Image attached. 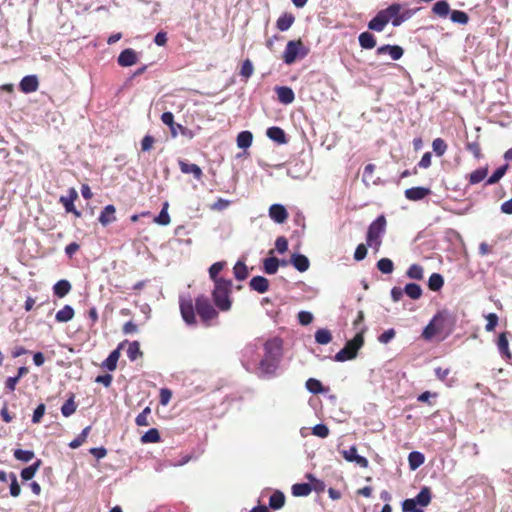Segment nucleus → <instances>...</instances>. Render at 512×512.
Returning a JSON list of instances; mask_svg holds the SVG:
<instances>
[{"label":"nucleus","mask_w":512,"mask_h":512,"mask_svg":"<svg viewBox=\"0 0 512 512\" xmlns=\"http://www.w3.org/2000/svg\"><path fill=\"white\" fill-rule=\"evenodd\" d=\"M280 261L276 257H269L263 261L264 271L267 274H275L278 271Z\"/></svg>","instance_id":"35"},{"label":"nucleus","mask_w":512,"mask_h":512,"mask_svg":"<svg viewBox=\"0 0 512 512\" xmlns=\"http://www.w3.org/2000/svg\"><path fill=\"white\" fill-rule=\"evenodd\" d=\"M341 454L348 462H354L362 468L368 467V460L365 457L358 455L357 448L355 446H351L348 450H342Z\"/></svg>","instance_id":"8"},{"label":"nucleus","mask_w":512,"mask_h":512,"mask_svg":"<svg viewBox=\"0 0 512 512\" xmlns=\"http://www.w3.org/2000/svg\"><path fill=\"white\" fill-rule=\"evenodd\" d=\"M269 216L276 223L282 224L288 218V213L283 205L273 204L269 208Z\"/></svg>","instance_id":"9"},{"label":"nucleus","mask_w":512,"mask_h":512,"mask_svg":"<svg viewBox=\"0 0 512 512\" xmlns=\"http://www.w3.org/2000/svg\"><path fill=\"white\" fill-rule=\"evenodd\" d=\"M377 268L384 274H390L393 272L394 264L389 258H381L377 262Z\"/></svg>","instance_id":"47"},{"label":"nucleus","mask_w":512,"mask_h":512,"mask_svg":"<svg viewBox=\"0 0 512 512\" xmlns=\"http://www.w3.org/2000/svg\"><path fill=\"white\" fill-rule=\"evenodd\" d=\"M446 320V315L442 312L437 313L431 321L435 322V329L438 333H440L444 328V322Z\"/></svg>","instance_id":"59"},{"label":"nucleus","mask_w":512,"mask_h":512,"mask_svg":"<svg viewBox=\"0 0 512 512\" xmlns=\"http://www.w3.org/2000/svg\"><path fill=\"white\" fill-rule=\"evenodd\" d=\"M115 207L113 205H107L101 212L99 216V222L103 226H107L108 224L114 222L116 220L115 217Z\"/></svg>","instance_id":"23"},{"label":"nucleus","mask_w":512,"mask_h":512,"mask_svg":"<svg viewBox=\"0 0 512 512\" xmlns=\"http://www.w3.org/2000/svg\"><path fill=\"white\" fill-rule=\"evenodd\" d=\"M404 293L413 300H417L422 296V288L416 283H408L404 287Z\"/></svg>","instance_id":"32"},{"label":"nucleus","mask_w":512,"mask_h":512,"mask_svg":"<svg viewBox=\"0 0 512 512\" xmlns=\"http://www.w3.org/2000/svg\"><path fill=\"white\" fill-rule=\"evenodd\" d=\"M282 357V341L272 338L264 343V356L259 362L258 376L272 378L276 375Z\"/></svg>","instance_id":"1"},{"label":"nucleus","mask_w":512,"mask_h":512,"mask_svg":"<svg viewBox=\"0 0 512 512\" xmlns=\"http://www.w3.org/2000/svg\"><path fill=\"white\" fill-rule=\"evenodd\" d=\"M387 24V18L379 11L376 16L369 21L368 28L376 32H381Z\"/></svg>","instance_id":"22"},{"label":"nucleus","mask_w":512,"mask_h":512,"mask_svg":"<svg viewBox=\"0 0 512 512\" xmlns=\"http://www.w3.org/2000/svg\"><path fill=\"white\" fill-rule=\"evenodd\" d=\"M388 53L393 60H399L403 56V49L397 45H384L377 49V54Z\"/></svg>","instance_id":"17"},{"label":"nucleus","mask_w":512,"mask_h":512,"mask_svg":"<svg viewBox=\"0 0 512 512\" xmlns=\"http://www.w3.org/2000/svg\"><path fill=\"white\" fill-rule=\"evenodd\" d=\"M159 440H160V434H159V431L155 428L149 429L141 437L142 443H156Z\"/></svg>","instance_id":"42"},{"label":"nucleus","mask_w":512,"mask_h":512,"mask_svg":"<svg viewBox=\"0 0 512 512\" xmlns=\"http://www.w3.org/2000/svg\"><path fill=\"white\" fill-rule=\"evenodd\" d=\"M234 276L237 280H244L247 278L248 276V269L246 267V265L241 262V261H238L235 266H234Z\"/></svg>","instance_id":"45"},{"label":"nucleus","mask_w":512,"mask_h":512,"mask_svg":"<svg viewBox=\"0 0 512 512\" xmlns=\"http://www.w3.org/2000/svg\"><path fill=\"white\" fill-rule=\"evenodd\" d=\"M306 388L309 392H311L313 394H318L323 391V386H322L321 382L314 378H309L306 381Z\"/></svg>","instance_id":"50"},{"label":"nucleus","mask_w":512,"mask_h":512,"mask_svg":"<svg viewBox=\"0 0 512 512\" xmlns=\"http://www.w3.org/2000/svg\"><path fill=\"white\" fill-rule=\"evenodd\" d=\"M412 500L415 501V507L418 505L426 507L431 502V490L429 487H422L420 492Z\"/></svg>","instance_id":"24"},{"label":"nucleus","mask_w":512,"mask_h":512,"mask_svg":"<svg viewBox=\"0 0 512 512\" xmlns=\"http://www.w3.org/2000/svg\"><path fill=\"white\" fill-rule=\"evenodd\" d=\"M508 169V165L505 164L499 168H497L494 173L487 179L486 185H493L499 182V180L505 175Z\"/></svg>","instance_id":"40"},{"label":"nucleus","mask_w":512,"mask_h":512,"mask_svg":"<svg viewBox=\"0 0 512 512\" xmlns=\"http://www.w3.org/2000/svg\"><path fill=\"white\" fill-rule=\"evenodd\" d=\"M231 280L218 279L213 290V300L221 311H228L231 308Z\"/></svg>","instance_id":"2"},{"label":"nucleus","mask_w":512,"mask_h":512,"mask_svg":"<svg viewBox=\"0 0 512 512\" xmlns=\"http://www.w3.org/2000/svg\"><path fill=\"white\" fill-rule=\"evenodd\" d=\"M386 231V219L383 215L378 216L368 227L366 242L376 252L382 244V237Z\"/></svg>","instance_id":"3"},{"label":"nucleus","mask_w":512,"mask_h":512,"mask_svg":"<svg viewBox=\"0 0 512 512\" xmlns=\"http://www.w3.org/2000/svg\"><path fill=\"white\" fill-rule=\"evenodd\" d=\"M179 167L182 173L192 174L197 180H200L203 175L201 168L194 163H187L183 160H180Z\"/></svg>","instance_id":"15"},{"label":"nucleus","mask_w":512,"mask_h":512,"mask_svg":"<svg viewBox=\"0 0 512 512\" xmlns=\"http://www.w3.org/2000/svg\"><path fill=\"white\" fill-rule=\"evenodd\" d=\"M406 275L411 279L421 280V279H423V275H424L423 267L418 264H412L408 268Z\"/></svg>","instance_id":"41"},{"label":"nucleus","mask_w":512,"mask_h":512,"mask_svg":"<svg viewBox=\"0 0 512 512\" xmlns=\"http://www.w3.org/2000/svg\"><path fill=\"white\" fill-rule=\"evenodd\" d=\"M137 62L136 52L131 49L123 50L118 56V64L122 67H129L134 65Z\"/></svg>","instance_id":"11"},{"label":"nucleus","mask_w":512,"mask_h":512,"mask_svg":"<svg viewBox=\"0 0 512 512\" xmlns=\"http://www.w3.org/2000/svg\"><path fill=\"white\" fill-rule=\"evenodd\" d=\"M76 410V405L74 403L73 398L68 399L61 407V412L63 416L69 417L71 416Z\"/></svg>","instance_id":"53"},{"label":"nucleus","mask_w":512,"mask_h":512,"mask_svg":"<svg viewBox=\"0 0 512 512\" xmlns=\"http://www.w3.org/2000/svg\"><path fill=\"white\" fill-rule=\"evenodd\" d=\"M486 320H487V323L485 326V330L488 332L493 331L498 324V316L495 313H489L486 316Z\"/></svg>","instance_id":"57"},{"label":"nucleus","mask_w":512,"mask_h":512,"mask_svg":"<svg viewBox=\"0 0 512 512\" xmlns=\"http://www.w3.org/2000/svg\"><path fill=\"white\" fill-rule=\"evenodd\" d=\"M433 151L437 156H443L447 150V144L442 138H436L432 142Z\"/></svg>","instance_id":"48"},{"label":"nucleus","mask_w":512,"mask_h":512,"mask_svg":"<svg viewBox=\"0 0 512 512\" xmlns=\"http://www.w3.org/2000/svg\"><path fill=\"white\" fill-rule=\"evenodd\" d=\"M487 173H488L487 168L477 169L470 174L469 182L471 184H478L486 178Z\"/></svg>","instance_id":"46"},{"label":"nucleus","mask_w":512,"mask_h":512,"mask_svg":"<svg viewBox=\"0 0 512 512\" xmlns=\"http://www.w3.org/2000/svg\"><path fill=\"white\" fill-rule=\"evenodd\" d=\"M124 343H121L119 347L115 350H113L109 356L105 359L102 366L109 371H114L117 367V362L120 357V349L122 348Z\"/></svg>","instance_id":"21"},{"label":"nucleus","mask_w":512,"mask_h":512,"mask_svg":"<svg viewBox=\"0 0 512 512\" xmlns=\"http://www.w3.org/2000/svg\"><path fill=\"white\" fill-rule=\"evenodd\" d=\"M275 248L279 253H284L288 249V241L284 236H280L275 241Z\"/></svg>","instance_id":"63"},{"label":"nucleus","mask_w":512,"mask_h":512,"mask_svg":"<svg viewBox=\"0 0 512 512\" xmlns=\"http://www.w3.org/2000/svg\"><path fill=\"white\" fill-rule=\"evenodd\" d=\"M69 193H70L69 196H61L60 197V202L65 207L66 212H72L77 217H79L80 216V212L77 211L75 209V206H74V200L78 197V194H77L75 189H70Z\"/></svg>","instance_id":"13"},{"label":"nucleus","mask_w":512,"mask_h":512,"mask_svg":"<svg viewBox=\"0 0 512 512\" xmlns=\"http://www.w3.org/2000/svg\"><path fill=\"white\" fill-rule=\"evenodd\" d=\"M224 267V262H216L214 263L210 268H209V275L211 277V279L216 283V280H218L219 278H217L218 274L221 272V270L223 269Z\"/></svg>","instance_id":"58"},{"label":"nucleus","mask_w":512,"mask_h":512,"mask_svg":"<svg viewBox=\"0 0 512 512\" xmlns=\"http://www.w3.org/2000/svg\"><path fill=\"white\" fill-rule=\"evenodd\" d=\"M90 430V426L85 427L82 430V432L78 435V437L70 442L69 446L73 449L80 447L86 441V438L88 437Z\"/></svg>","instance_id":"44"},{"label":"nucleus","mask_w":512,"mask_h":512,"mask_svg":"<svg viewBox=\"0 0 512 512\" xmlns=\"http://www.w3.org/2000/svg\"><path fill=\"white\" fill-rule=\"evenodd\" d=\"M278 100L283 104H290L294 101L295 95L293 90L287 86H281L276 88Z\"/></svg>","instance_id":"19"},{"label":"nucleus","mask_w":512,"mask_h":512,"mask_svg":"<svg viewBox=\"0 0 512 512\" xmlns=\"http://www.w3.org/2000/svg\"><path fill=\"white\" fill-rule=\"evenodd\" d=\"M450 18L454 23L463 24V25L467 24L469 21V17L467 15V13H465L463 11H459V10L452 11Z\"/></svg>","instance_id":"51"},{"label":"nucleus","mask_w":512,"mask_h":512,"mask_svg":"<svg viewBox=\"0 0 512 512\" xmlns=\"http://www.w3.org/2000/svg\"><path fill=\"white\" fill-rule=\"evenodd\" d=\"M308 50L304 47L301 40L289 41L283 53V61L287 65L293 64L297 58H304Z\"/></svg>","instance_id":"5"},{"label":"nucleus","mask_w":512,"mask_h":512,"mask_svg":"<svg viewBox=\"0 0 512 512\" xmlns=\"http://www.w3.org/2000/svg\"><path fill=\"white\" fill-rule=\"evenodd\" d=\"M74 317V310L70 305H65L61 310H59L55 319L58 322H68Z\"/></svg>","instance_id":"31"},{"label":"nucleus","mask_w":512,"mask_h":512,"mask_svg":"<svg viewBox=\"0 0 512 512\" xmlns=\"http://www.w3.org/2000/svg\"><path fill=\"white\" fill-rule=\"evenodd\" d=\"M312 434L320 438H326L329 435V428L325 424H317L312 428Z\"/></svg>","instance_id":"54"},{"label":"nucleus","mask_w":512,"mask_h":512,"mask_svg":"<svg viewBox=\"0 0 512 512\" xmlns=\"http://www.w3.org/2000/svg\"><path fill=\"white\" fill-rule=\"evenodd\" d=\"M267 136L278 144H285L287 142L285 132L279 127H270L266 132Z\"/></svg>","instance_id":"25"},{"label":"nucleus","mask_w":512,"mask_h":512,"mask_svg":"<svg viewBox=\"0 0 512 512\" xmlns=\"http://www.w3.org/2000/svg\"><path fill=\"white\" fill-rule=\"evenodd\" d=\"M180 311H181L183 320L188 325L195 324L194 308H193L192 302L190 300L180 302Z\"/></svg>","instance_id":"10"},{"label":"nucleus","mask_w":512,"mask_h":512,"mask_svg":"<svg viewBox=\"0 0 512 512\" xmlns=\"http://www.w3.org/2000/svg\"><path fill=\"white\" fill-rule=\"evenodd\" d=\"M40 466H41V460H37L32 465L24 468L21 471L22 479L25 480V481H28V480L32 479L35 476V474L38 471V469L40 468Z\"/></svg>","instance_id":"36"},{"label":"nucleus","mask_w":512,"mask_h":512,"mask_svg":"<svg viewBox=\"0 0 512 512\" xmlns=\"http://www.w3.org/2000/svg\"><path fill=\"white\" fill-rule=\"evenodd\" d=\"M424 461V455L418 451H413L408 456L409 467L411 470H416L419 468L424 463Z\"/></svg>","instance_id":"29"},{"label":"nucleus","mask_w":512,"mask_h":512,"mask_svg":"<svg viewBox=\"0 0 512 512\" xmlns=\"http://www.w3.org/2000/svg\"><path fill=\"white\" fill-rule=\"evenodd\" d=\"M364 329L359 331L353 339L349 340L345 346L334 356L337 362H344L356 358L358 350L364 344Z\"/></svg>","instance_id":"4"},{"label":"nucleus","mask_w":512,"mask_h":512,"mask_svg":"<svg viewBox=\"0 0 512 512\" xmlns=\"http://www.w3.org/2000/svg\"><path fill=\"white\" fill-rule=\"evenodd\" d=\"M359 44L363 49H372L376 46V40L373 34L363 32L358 37Z\"/></svg>","instance_id":"28"},{"label":"nucleus","mask_w":512,"mask_h":512,"mask_svg":"<svg viewBox=\"0 0 512 512\" xmlns=\"http://www.w3.org/2000/svg\"><path fill=\"white\" fill-rule=\"evenodd\" d=\"M430 189L425 187H412L405 190V197L411 201H418L430 194Z\"/></svg>","instance_id":"12"},{"label":"nucleus","mask_w":512,"mask_h":512,"mask_svg":"<svg viewBox=\"0 0 512 512\" xmlns=\"http://www.w3.org/2000/svg\"><path fill=\"white\" fill-rule=\"evenodd\" d=\"M19 86L22 92L32 93L38 89L39 82L35 75H28L21 80Z\"/></svg>","instance_id":"14"},{"label":"nucleus","mask_w":512,"mask_h":512,"mask_svg":"<svg viewBox=\"0 0 512 512\" xmlns=\"http://www.w3.org/2000/svg\"><path fill=\"white\" fill-rule=\"evenodd\" d=\"M312 491L308 483H297L292 486V494L296 497L308 496Z\"/></svg>","instance_id":"34"},{"label":"nucleus","mask_w":512,"mask_h":512,"mask_svg":"<svg viewBox=\"0 0 512 512\" xmlns=\"http://www.w3.org/2000/svg\"><path fill=\"white\" fill-rule=\"evenodd\" d=\"M395 335L396 332L394 329H388L378 337V341L382 344H387L395 337Z\"/></svg>","instance_id":"61"},{"label":"nucleus","mask_w":512,"mask_h":512,"mask_svg":"<svg viewBox=\"0 0 512 512\" xmlns=\"http://www.w3.org/2000/svg\"><path fill=\"white\" fill-rule=\"evenodd\" d=\"M70 290L71 284L67 280H59L53 286V292L59 298H63L64 296H66L70 292Z\"/></svg>","instance_id":"27"},{"label":"nucleus","mask_w":512,"mask_h":512,"mask_svg":"<svg viewBox=\"0 0 512 512\" xmlns=\"http://www.w3.org/2000/svg\"><path fill=\"white\" fill-rule=\"evenodd\" d=\"M35 454L31 450L16 449L14 451V457L22 462H29L34 458Z\"/></svg>","instance_id":"49"},{"label":"nucleus","mask_w":512,"mask_h":512,"mask_svg":"<svg viewBox=\"0 0 512 512\" xmlns=\"http://www.w3.org/2000/svg\"><path fill=\"white\" fill-rule=\"evenodd\" d=\"M253 71L254 67L252 62L249 59H246L242 64L240 75L247 79L253 74Z\"/></svg>","instance_id":"56"},{"label":"nucleus","mask_w":512,"mask_h":512,"mask_svg":"<svg viewBox=\"0 0 512 512\" xmlns=\"http://www.w3.org/2000/svg\"><path fill=\"white\" fill-rule=\"evenodd\" d=\"M403 512H423L421 509L415 507V501L412 499H406L402 503Z\"/></svg>","instance_id":"62"},{"label":"nucleus","mask_w":512,"mask_h":512,"mask_svg":"<svg viewBox=\"0 0 512 512\" xmlns=\"http://www.w3.org/2000/svg\"><path fill=\"white\" fill-rule=\"evenodd\" d=\"M252 290L258 293H265L269 288V281L263 276H255L249 283Z\"/></svg>","instance_id":"20"},{"label":"nucleus","mask_w":512,"mask_h":512,"mask_svg":"<svg viewBox=\"0 0 512 512\" xmlns=\"http://www.w3.org/2000/svg\"><path fill=\"white\" fill-rule=\"evenodd\" d=\"M298 320L301 325H308L313 321V315L308 311H300L298 313Z\"/></svg>","instance_id":"64"},{"label":"nucleus","mask_w":512,"mask_h":512,"mask_svg":"<svg viewBox=\"0 0 512 512\" xmlns=\"http://www.w3.org/2000/svg\"><path fill=\"white\" fill-rule=\"evenodd\" d=\"M435 322L436 321H430L428 325L424 328L422 336L425 339L429 340L438 333L435 329Z\"/></svg>","instance_id":"60"},{"label":"nucleus","mask_w":512,"mask_h":512,"mask_svg":"<svg viewBox=\"0 0 512 512\" xmlns=\"http://www.w3.org/2000/svg\"><path fill=\"white\" fill-rule=\"evenodd\" d=\"M294 21L295 17L291 13H284L278 18L276 27L280 31H287L293 25Z\"/></svg>","instance_id":"26"},{"label":"nucleus","mask_w":512,"mask_h":512,"mask_svg":"<svg viewBox=\"0 0 512 512\" xmlns=\"http://www.w3.org/2000/svg\"><path fill=\"white\" fill-rule=\"evenodd\" d=\"M496 344L500 355L505 359H510L511 352L509 350V342L506 332H503L499 335Z\"/></svg>","instance_id":"18"},{"label":"nucleus","mask_w":512,"mask_h":512,"mask_svg":"<svg viewBox=\"0 0 512 512\" xmlns=\"http://www.w3.org/2000/svg\"><path fill=\"white\" fill-rule=\"evenodd\" d=\"M401 10V6L399 4H392L388 8L381 10V14H384V17L387 18V23L392 21L393 26H399L405 18L399 16Z\"/></svg>","instance_id":"7"},{"label":"nucleus","mask_w":512,"mask_h":512,"mask_svg":"<svg viewBox=\"0 0 512 512\" xmlns=\"http://www.w3.org/2000/svg\"><path fill=\"white\" fill-rule=\"evenodd\" d=\"M11 484H10V494L13 497H18L21 493L20 485L18 484L17 477L14 473L10 474Z\"/></svg>","instance_id":"55"},{"label":"nucleus","mask_w":512,"mask_h":512,"mask_svg":"<svg viewBox=\"0 0 512 512\" xmlns=\"http://www.w3.org/2000/svg\"><path fill=\"white\" fill-rule=\"evenodd\" d=\"M285 504V495L280 491H275L269 498V506L272 509L278 510Z\"/></svg>","instance_id":"30"},{"label":"nucleus","mask_w":512,"mask_h":512,"mask_svg":"<svg viewBox=\"0 0 512 512\" xmlns=\"http://www.w3.org/2000/svg\"><path fill=\"white\" fill-rule=\"evenodd\" d=\"M290 262L299 272L307 271L310 266L309 259L302 254H293L290 258Z\"/></svg>","instance_id":"16"},{"label":"nucleus","mask_w":512,"mask_h":512,"mask_svg":"<svg viewBox=\"0 0 512 512\" xmlns=\"http://www.w3.org/2000/svg\"><path fill=\"white\" fill-rule=\"evenodd\" d=\"M253 135L249 131H242L237 136V146L246 149L251 146Z\"/></svg>","instance_id":"33"},{"label":"nucleus","mask_w":512,"mask_h":512,"mask_svg":"<svg viewBox=\"0 0 512 512\" xmlns=\"http://www.w3.org/2000/svg\"><path fill=\"white\" fill-rule=\"evenodd\" d=\"M142 355L140 351V344L137 341L130 342L127 349V356L131 361H135Z\"/></svg>","instance_id":"43"},{"label":"nucleus","mask_w":512,"mask_h":512,"mask_svg":"<svg viewBox=\"0 0 512 512\" xmlns=\"http://www.w3.org/2000/svg\"><path fill=\"white\" fill-rule=\"evenodd\" d=\"M168 203H165L159 215L155 218V222L160 225H168L170 223V216L167 212Z\"/></svg>","instance_id":"52"},{"label":"nucleus","mask_w":512,"mask_h":512,"mask_svg":"<svg viewBox=\"0 0 512 512\" xmlns=\"http://www.w3.org/2000/svg\"><path fill=\"white\" fill-rule=\"evenodd\" d=\"M332 340V335L328 329L322 328L318 329L315 333V341L318 344L326 345L330 343Z\"/></svg>","instance_id":"38"},{"label":"nucleus","mask_w":512,"mask_h":512,"mask_svg":"<svg viewBox=\"0 0 512 512\" xmlns=\"http://www.w3.org/2000/svg\"><path fill=\"white\" fill-rule=\"evenodd\" d=\"M432 10L436 15L444 18L449 14L450 6L447 1L441 0L434 4Z\"/></svg>","instance_id":"37"},{"label":"nucleus","mask_w":512,"mask_h":512,"mask_svg":"<svg viewBox=\"0 0 512 512\" xmlns=\"http://www.w3.org/2000/svg\"><path fill=\"white\" fill-rule=\"evenodd\" d=\"M195 308L198 315L204 322H208L217 317L218 313L211 305L209 299L205 296H199L195 301Z\"/></svg>","instance_id":"6"},{"label":"nucleus","mask_w":512,"mask_h":512,"mask_svg":"<svg viewBox=\"0 0 512 512\" xmlns=\"http://www.w3.org/2000/svg\"><path fill=\"white\" fill-rule=\"evenodd\" d=\"M444 279L439 273H433L428 280V286L432 291H438L443 287Z\"/></svg>","instance_id":"39"}]
</instances>
